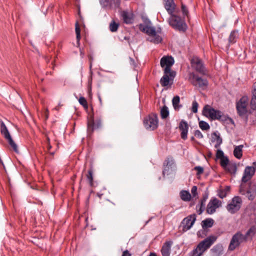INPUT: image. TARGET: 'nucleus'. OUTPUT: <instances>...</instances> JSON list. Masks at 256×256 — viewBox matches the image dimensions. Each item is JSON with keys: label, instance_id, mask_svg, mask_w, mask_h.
I'll list each match as a JSON object with an SVG mask.
<instances>
[{"label": "nucleus", "instance_id": "1", "mask_svg": "<svg viewBox=\"0 0 256 256\" xmlns=\"http://www.w3.org/2000/svg\"><path fill=\"white\" fill-rule=\"evenodd\" d=\"M216 237L210 236L200 242L189 254V256H202L214 242Z\"/></svg>", "mask_w": 256, "mask_h": 256}, {"label": "nucleus", "instance_id": "2", "mask_svg": "<svg viewBox=\"0 0 256 256\" xmlns=\"http://www.w3.org/2000/svg\"><path fill=\"white\" fill-rule=\"evenodd\" d=\"M140 29L150 36L148 40L150 42L157 44L162 42V38L160 35V31H156L154 27L141 24L140 25Z\"/></svg>", "mask_w": 256, "mask_h": 256}, {"label": "nucleus", "instance_id": "3", "mask_svg": "<svg viewBox=\"0 0 256 256\" xmlns=\"http://www.w3.org/2000/svg\"><path fill=\"white\" fill-rule=\"evenodd\" d=\"M202 114L211 120H219L224 121L226 120L224 113L212 108L210 105H206L202 110Z\"/></svg>", "mask_w": 256, "mask_h": 256}, {"label": "nucleus", "instance_id": "4", "mask_svg": "<svg viewBox=\"0 0 256 256\" xmlns=\"http://www.w3.org/2000/svg\"><path fill=\"white\" fill-rule=\"evenodd\" d=\"M170 16L168 20L170 24L176 30L185 32L187 29V26L184 20L176 15L172 14Z\"/></svg>", "mask_w": 256, "mask_h": 256}, {"label": "nucleus", "instance_id": "5", "mask_svg": "<svg viewBox=\"0 0 256 256\" xmlns=\"http://www.w3.org/2000/svg\"><path fill=\"white\" fill-rule=\"evenodd\" d=\"M102 126V116L96 112V116L91 117L88 121V132L89 134H91L94 130L99 129Z\"/></svg>", "mask_w": 256, "mask_h": 256}, {"label": "nucleus", "instance_id": "6", "mask_svg": "<svg viewBox=\"0 0 256 256\" xmlns=\"http://www.w3.org/2000/svg\"><path fill=\"white\" fill-rule=\"evenodd\" d=\"M248 98L244 96L241 98L236 104V108L238 114L241 117H246V121L248 120Z\"/></svg>", "mask_w": 256, "mask_h": 256}, {"label": "nucleus", "instance_id": "7", "mask_svg": "<svg viewBox=\"0 0 256 256\" xmlns=\"http://www.w3.org/2000/svg\"><path fill=\"white\" fill-rule=\"evenodd\" d=\"M242 203V198L239 196H234L227 204V210L231 214L238 212L240 208Z\"/></svg>", "mask_w": 256, "mask_h": 256}, {"label": "nucleus", "instance_id": "8", "mask_svg": "<svg viewBox=\"0 0 256 256\" xmlns=\"http://www.w3.org/2000/svg\"><path fill=\"white\" fill-rule=\"evenodd\" d=\"M244 242H246V238L244 236V234H243L240 232H237L232 236L230 240L228 248V250L233 251Z\"/></svg>", "mask_w": 256, "mask_h": 256}, {"label": "nucleus", "instance_id": "9", "mask_svg": "<svg viewBox=\"0 0 256 256\" xmlns=\"http://www.w3.org/2000/svg\"><path fill=\"white\" fill-rule=\"evenodd\" d=\"M0 132L5 138L8 140L9 144L12 146L14 150L18 152L17 146L12 139L6 126L2 120L0 121Z\"/></svg>", "mask_w": 256, "mask_h": 256}, {"label": "nucleus", "instance_id": "10", "mask_svg": "<svg viewBox=\"0 0 256 256\" xmlns=\"http://www.w3.org/2000/svg\"><path fill=\"white\" fill-rule=\"evenodd\" d=\"M144 124L148 130H154L158 125V120L156 115L153 114L144 118Z\"/></svg>", "mask_w": 256, "mask_h": 256}, {"label": "nucleus", "instance_id": "11", "mask_svg": "<svg viewBox=\"0 0 256 256\" xmlns=\"http://www.w3.org/2000/svg\"><path fill=\"white\" fill-rule=\"evenodd\" d=\"M222 201L216 198H212L207 205L206 212L210 214H213L217 208L222 206Z\"/></svg>", "mask_w": 256, "mask_h": 256}, {"label": "nucleus", "instance_id": "12", "mask_svg": "<svg viewBox=\"0 0 256 256\" xmlns=\"http://www.w3.org/2000/svg\"><path fill=\"white\" fill-rule=\"evenodd\" d=\"M174 62V59L172 56H164L160 60V66L164 68V71L166 72H172L171 70V67Z\"/></svg>", "mask_w": 256, "mask_h": 256}, {"label": "nucleus", "instance_id": "13", "mask_svg": "<svg viewBox=\"0 0 256 256\" xmlns=\"http://www.w3.org/2000/svg\"><path fill=\"white\" fill-rule=\"evenodd\" d=\"M192 66L198 72L205 74L206 68L200 59L197 57L194 58L191 60Z\"/></svg>", "mask_w": 256, "mask_h": 256}, {"label": "nucleus", "instance_id": "14", "mask_svg": "<svg viewBox=\"0 0 256 256\" xmlns=\"http://www.w3.org/2000/svg\"><path fill=\"white\" fill-rule=\"evenodd\" d=\"M196 215L193 214L188 216L183 220L182 224L184 231H187L192 227L196 220Z\"/></svg>", "mask_w": 256, "mask_h": 256}, {"label": "nucleus", "instance_id": "15", "mask_svg": "<svg viewBox=\"0 0 256 256\" xmlns=\"http://www.w3.org/2000/svg\"><path fill=\"white\" fill-rule=\"evenodd\" d=\"M176 76L175 72H166L164 71V74L160 80V83L162 86H166L169 84L170 81L173 80Z\"/></svg>", "mask_w": 256, "mask_h": 256}, {"label": "nucleus", "instance_id": "16", "mask_svg": "<svg viewBox=\"0 0 256 256\" xmlns=\"http://www.w3.org/2000/svg\"><path fill=\"white\" fill-rule=\"evenodd\" d=\"M192 83L194 86L202 88H204L208 85V82L206 79L202 78L196 74L193 75Z\"/></svg>", "mask_w": 256, "mask_h": 256}, {"label": "nucleus", "instance_id": "17", "mask_svg": "<svg viewBox=\"0 0 256 256\" xmlns=\"http://www.w3.org/2000/svg\"><path fill=\"white\" fill-rule=\"evenodd\" d=\"M254 168H253L252 166H246L242 177V182H246L250 180L254 175Z\"/></svg>", "mask_w": 256, "mask_h": 256}, {"label": "nucleus", "instance_id": "18", "mask_svg": "<svg viewBox=\"0 0 256 256\" xmlns=\"http://www.w3.org/2000/svg\"><path fill=\"white\" fill-rule=\"evenodd\" d=\"M120 15L124 22L125 24H131L133 22L134 14L132 12L124 10L122 12Z\"/></svg>", "mask_w": 256, "mask_h": 256}, {"label": "nucleus", "instance_id": "19", "mask_svg": "<svg viewBox=\"0 0 256 256\" xmlns=\"http://www.w3.org/2000/svg\"><path fill=\"white\" fill-rule=\"evenodd\" d=\"M179 129L181 131L180 136L182 139L185 140L188 138V126L187 122L182 120L179 124Z\"/></svg>", "mask_w": 256, "mask_h": 256}, {"label": "nucleus", "instance_id": "20", "mask_svg": "<svg viewBox=\"0 0 256 256\" xmlns=\"http://www.w3.org/2000/svg\"><path fill=\"white\" fill-rule=\"evenodd\" d=\"M172 244V241H166L164 244L161 250L162 256H170Z\"/></svg>", "mask_w": 256, "mask_h": 256}, {"label": "nucleus", "instance_id": "21", "mask_svg": "<svg viewBox=\"0 0 256 256\" xmlns=\"http://www.w3.org/2000/svg\"><path fill=\"white\" fill-rule=\"evenodd\" d=\"M246 194L248 200H253L256 196V185L254 184H250Z\"/></svg>", "mask_w": 256, "mask_h": 256}, {"label": "nucleus", "instance_id": "22", "mask_svg": "<svg viewBox=\"0 0 256 256\" xmlns=\"http://www.w3.org/2000/svg\"><path fill=\"white\" fill-rule=\"evenodd\" d=\"M164 8L170 14L174 12L175 4L174 0H164Z\"/></svg>", "mask_w": 256, "mask_h": 256}, {"label": "nucleus", "instance_id": "23", "mask_svg": "<svg viewBox=\"0 0 256 256\" xmlns=\"http://www.w3.org/2000/svg\"><path fill=\"white\" fill-rule=\"evenodd\" d=\"M211 140L212 142H216L214 148H218L222 143V138L216 132L212 134Z\"/></svg>", "mask_w": 256, "mask_h": 256}, {"label": "nucleus", "instance_id": "24", "mask_svg": "<svg viewBox=\"0 0 256 256\" xmlns=\"http://www.w3.org/2000/svg\"><path fill=\"white\" fill-rule=\"evenodd\" d=\"M174 164V160L172 158H168L166 160L164 163V168L162 171V174L164 176L166 174H168V172L166 171L169 170V167L171 166Z\"/></svg>", "mask_w": 256, "mask_h": 256}, {"label": "nucleus", "instance_id": "25", "mask_svg": "<svg viewBox=\"0 0 256 256\" xmlns=\"http://www.w3.org/2000/svg\"><path fill=\"white\" fill-rule=\"evenodd\" d=\"M256 234V226H251L248 230L246 232L245 234H244V238H246V240H247L249 238L252 239L253 236Z\"/></svg>", "mask_w": 256, "mask_h": 256}, {"label": "nucleus", "instance_id": "26", "mask_svg": "<svg viewBox=\"0 0 256 256\" xmlns=\"http://www.w3.org/2000/svg\"><path fill=\"white\" fill-rule=\"evenodd\" d=\"M244 146L243 145H239L238 146H236L234 150V156L240 159L242 156V148Z\"/></svg>", "mask_w": 256, "mask_h": 256}, {"label": "nucleus", "instance_id": "27", "mask_svg": "<svg viewBox=\"0 0 256 256\" xmlns=\"http://www.w3.org/2000/svg\"><path fill=\"white\" fill-rule=\"evenodd\" d=\"M214 221L211 218H206L202 222V229H206L212 226Z\"/></svg>", "mask_w": 256, "mask_h": 256}, {"label": "nucleus", "instance_id": "28", "mask_svg": "<svg viewBox=\"0 0 256 256\" xmlns=\"http://www.w3.org/2000/svg\"><path fill=\"white\" fill-rule=\"evenodd\" d=\"M180 194L181 199L184 202H188L191 200V194L188 191L182 190Z\"/></svg>", "mask_w": 256, "mask_h": 256}, {"label": "nucleus", "instance_id": "29", "mask_svg": "<svg viewBox=\"0 0 256 256\" xmlns=\"http://www.w3.org/2000/svg\"><path fill=\"white\" fill-rule=\"evenodd\" d=\"M252 97L250 102V108L253 110H256V86L252 92Z\"/></svg>", "mask_w": 256, "mask_h": 256}, {"label": "nucleus", "instance_id": "30", "mask_svg": "<svg viewBox=\"0 0 256 256\" xmlns=\"http://www.w3.org/2000/svg\"><path fill=\"white\" fill-rule=\"evenodd\" d=\"M238 37V34L237 30L232 31L230 35L228 41L230 44H234L236 42V40Z\"/></svg>", "mask_w": 256, "mask_h": 256}, {"label": "nucleus", "instance_id": "31", "mask_svg": "<svg viewBox=\"0 0 256 256\" xmlns=\"http://www.w3.org/2000/svg\"><path fill=\"white\" fill-rule=\"evenodd\" d=\"M180 102V96H174L172 100V106L175 110H179L182 108V105L179 104Z\"/></svg>", "mask_w": 256, "mask_h": 256}, {"label": "nucleus", "instance_id": "32", "mask_svg": "<svg viewBox=\"0 0 256 256\" xmlns=\"http://www.w3.org/2000/svg\"><path fill=\"white\" fill-rule=\"evenodd\" d=\"M224 169L230 174H234L236 172L237 168L235 164H229Z\"/></svg>", "mask_w": 256, "mask_h": 256}, {"label": "nucleus", "instance_id": "33", "mask_svg": "<svg viewBox=\"0 0 256 256\" xmlns=\"http://www.w3.org/2000/svg\"><path fill=\"white\" fill-rule=\"evenodd\" d=\"M169 116L168 108L166 106H164L160 110V116L162 118L165 119Z\"/></svg>", "mask_w": 256, "mask_h": 256}, {"label": "nucleus", "instance_id": "34", "mask_svg": "<svg viewBox=\"0 0 256 256\" xmlns=\"http://www.w3.org/2000/svg\"><path fill=\"white\" fill-rule=\"evenodd\" d=\"M112 0H100V2L103 7L112 8L113 6Z\"/></svg>", "mask_w": 256, "mask_h": 256}, {"label": "nucleus", "instance_id": "35", "mask_svg": "<svg viewBox=\"0 0 256 256\" xmlns=\"http://www.w3.org/2000/svg\"><path fill=\"white\" fill-rule=\"evenodd\" d=\"M119 27V24L112 20L109 26L110 30L112 32H116L118 30Z\"/></svg>", "mask_w": 256, "mask_h": 256}, {"label": "nucleus", "instance_id": "36", "mask_svg": "<svg viewBox=\"0 0 256 256\" xmlns=\"http://www.w3.org/2000/svg\"><path fill=\"white\" fill-rule=\"evenodd\" d=\"M199 126L202 130H207L210 128L208 124L203 120L199 122Z\"/></svg>", "mask_w": 256, "mask_h": 256}, {"label": "nucleus", "instance_id": "37", "mask_svg": "<svg viewBox=\"0 0 256 256\" xmlns=\"http://www.w3.org/2000/svg\"><path fill=\"white\" fill-rule=\"evenodd\" d=\"M220 165L224 168L229 164V160L228 157L224 156L220 158Z\"/></svg>", "mask_w": 256, "mask_h": 256}, {"label": "nucleus", "instance_id": "38", "mask_svg": "<svg viewBox=\"0 0 256 256\" xmlns=\"http://www.w3.org/2000/svg\"><path fill=\"white\" fill-rule=\"evenodd\" d=\"M76 40L78 42L80 39V27L78 26V22L76 24Z\"/></svg>", "mask_w": 256, "mask_h": 256}, {"label": "nucleus", "instance_id": "39", "mask_svg": "<svg viewBox=\"0 0 256 256\" xmlns=\"http://www.w3.org/2000/svg\"><path fill=\"white\" fill-rule=\"evenodd\" d=\"M86 177L88 180L90 184V186H92L93 182V176L92 170H90L88 171V174H87Z\"/></svg>", "mask_w": 256, "mask_h": 256}, {"label": "nucleus", "instance_id": "40", "mask_svg": "<svg viewBox=\"0 0 256 256\" xmlns=\"http://www.w3.org/2000/svg\"><path fill=\"white\" fill-rule=\"evenodd\" d=\"M78 102L80 104L82 105L84 108H88V102L86 99L84 97H80Z\"/></svg>", "mask_w": 256, "mask_h": 256}, {"label": "nucleus", "instance_id": "41", "mask_svg": "<svg viewBox=\"0 0 256 256\" xmlns=\"http://www.w3.org/2000/svg\"><path fill=\"white\" fill-rule=\"evenodd\" d=\"M196 208L197 210V212L199 214H202V212L204 211L205 209V205H202L201 204H199L196 206Z\"/></svg>", "mask_w": 256, "mask_h": 256}, {"label": "nucleus", "instance_id": "42", "mask_svg": "<svg viewBox=\"0 0 256 256\" xmlns=\"http://www.w3.org/2000/svg\"><path fill=\"white\" fill-rule=\"evenodd\" d=\"M198 103L196 101H194L192 103V106L191 110L194 113H196L198 112Z\"/></svg>", "mask_w": 256, "mask_h": 256}, {"label": "nucleus", "instance_id": "43", "mask_svg": "<svg viewBox=\"0 0 256 256\" xmlns=\"http://www.w3.org/2000/svg\"><path fill=\"white\" fill-rule=\"evenodd\" d=\"M194 170L197 171V175H200L204 172V168L200 166H195Z\"/></svg>", "mask_w": 256, "mask_h": 256}, {"label": "nucleus", "instance_id": "44", "mask_svg": "<svg viewBox=\"0 0 256 256\" xmlns=\"http://www.w3.org/2000/svg\"><path fill=\"white\" fill-rule=\"evenodd\" d=\"M182 11L184 16H188V11L186 6L183 4H182Z\"/></svg>", "mask_w": 256, "mask_h": 256}, {"label": "nucleus", "instance_id": "45", "mask_svg": "<svg viewBox=\"0 0 256 256\" xmlns=\"http://www.w3.org/2000/svg\"><path fill=\"white\" fill-rule=\"evenodd\" d=\"M224 152L220 150H218L216 153V157L217 158L220 159L224 157Z\"/></svg>", "mask_w": 256, "mask_h": 256}, {"label": "nucleus", "instance_id": "46", "mask_svg": "<svg viewBox=\"0 0 256 256\" xmlns=\"http://www.w3.org/2000/svg\"><path fill=\"white\" fill-rule=\"evenodd\" d=\"M226 194L227 193L225 190H220L218 194V196L221 198H225L226 196Z\"/></svg>", "mask_w": 256, "mask_h": 256}, {"label": "nucleus", "instance_id": "47", "mask_svg": "<svg viewBox=\"0 0 256 256\" xmlns=\"http://www.w3.org/2000/svg\"><path fill=\"white\" fill-rule=\"evenodd\" d=\"M120 0H113L112 3H113V6L112 8H118L120 7Z\"/></svg>", "mask_w": 256, "mask_h": 256}, {"label": "nucleus", "instance_id": "48", "mask_svg": "<svg viewBox=\"0 0 256 256\" xmlns=\"http://www.w3.org/2000/svg\"><path fill=\"white\" fill-rule=\"evenodd\" d=\"M205 230L203 229L202 230H200L197 232V235L198 237L204 238L206 236V232L204 230Z\"/></svg>", "mask_w": 256, "mask_h": 256}, {"label": "nucleus", "instance_id": "49", "mask_svg": "<svg viewBox=\"0 0 256 256\" xmlns=\"http://www.w3.org/2000/svg\"><path fill=\"white\" fill-rule=\"evenodd\" d=\"M194 134V136L198 138H203L202 133L199 130H195Z\"/></svg>", "mask_w": 256, "mask_h": 256}, {"label": "nucleus", "instance_id": "50", "mask_svg": "<svg viewBox=\"0 0 256 256\" xmlns=\"http://www.w3.org/2000/svg\"><path fill=\"white\" fill-rule=\"evenodd\" d=\"M196 191H197V188L196 186H193L192 188V190H191V192H192V193L194 196L196 193Z\"/></svg>", "mask_w": 256, "mask_h": 256}, {"label": "nucleus", "instance_id": "51", "mask_svg": "<svg viewBox=\"0 0 256 256\" xmlns=\"http://www.w3.org/2000/svg\"><path fill=\"white\" fill-rule=\"evenodd\" d=\"M122 256H131V254L128 250L123 252Z\"/></svg>", "mask_w": 256, "mask_h": 256}, {"label": "nucleus", "instance_id": "52", "mask_svg": "<svg viewBox=\"0 0 256 256\" xmlns=\"http://www.w3.org/2000/svg\"><path fill=\"white\" fill-rule=\"evenodd\" d=\"M240 192L241 194H245V191L242 188V184L240 185Z\"/></svg>", "mask_w": 256, "mask_h": 256}, {"label": "nucleus", "instance_id": "53", "mask_svg": "<svg viewBox=\"0 0 256 256\" xmlns=\"http://www.w3.org/2000/svg\"><path fill=\"white\" fill-rule=\"evenodd\" d=\"M44 114H45L46 118L47 119L48 116V108L46 109Z\"/></svg>", "mask_w": 256, "mask_h": 256}, {"label": "nucleus", "instance_id": "54", "mask_svg": "<svg viewBox=\"0 0 256 256\" xmlns=\"http://www.w3.org/2000/svg\"><path fill=\"white\" fill-rule=\"evenodd\" d=\"M206 200H204V198H202L201 200H200V204H202V205H205L206 204Z\"/></svg>", "mask_w": 256, "mask_h": 256}, {"label": "nucleus", "instance_id": "55", "mask_svg": "<svg viewBox=\"0 0 256 256\" xmlns=\"http://www.w3.org/2000/svg\"><path fill=\"white\" fill-rule=\"evenodd\" d=\"M208 198V194H206L205 196H204L203 198H204V200H206Z\"/></svg>", "mask_w": 256, "mask_h": 256}, {"label": "nucleus", "instance_id": "56", "mask_svg": "<svg viewBox=\"0 0 256 256\" xmlns=\"http://www.w3.org/2000/svg\"><path fill=\"white\" fill-rule=\"evenodd\" d=\"M253 166H252V167H253V168H254V171H256V162H253Z\"/></svg>", "mask_w": 256, "mask_h": 256}, {"label": "nucleus", "instance_id": "57", "mask_svg": "<svg viewBox=\"0 0 256 256\" xmlns=\"http://www.w3.org/2000/svg\"><path fill=\"white\" fill-rule=\"evenodd\" d=\"M149 256H157L156 254L154 252H150Z\"/></svg>", "mask_w": 256, "mask_h": 256}, {"label": "nucleus", "instance_id": "58", "mask_svg": "<svg viewBox=\"0 0 256 256\" xmlns=\"http://www.w3.org/2000/svg\"><path fill=\"white\" fill-rule=\"evenodd\" d=\"M194 140V136H192V137L191 138V140Z\"/></svg>", "mask_w": 256, "mask_h": 256}, {"label": "nucleus", "instance_id": "59", "mask_svg": "<svg viewBox=\"0 0 256 256\" xmlns=\"http://www.w3.org/2000/svg\"><path fill=\"white\" fill-rule=\"evenodd\" d=\"M54 109H55L56 110H58V107H56V108H54Z\"/></svg>", "mask_w": 256, "mask_h": 256}, {"label": "nucleus", "instance_id": "60", "mask_svg": "<svg viewBox=\"0 0 256 256\" xmlns=\"http://www.w3.org/2000/svg\"><path fill=\"white\" fill-rule=\"evenodd\" d=\"M98 98H99L100 101L101 102H102V99H101L100 97L99 96Z\"/></svg>", "mask_w": 256, "mask_h": 256}, {"label": "nucleus", "instance_id": "61", "mask_svg": "<svg viewBox=\"0 0 256 256\" xmlns=\"http://www.w3.org/2000/svg\"><path fill=\"white\" fill-rule=\"evenodd\" d=\"M229 190V188H228V187H227V188H226V190Z\"/></svg>", "mask_w": 256, "mask_h": 256}]
</instances>
